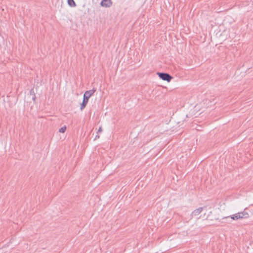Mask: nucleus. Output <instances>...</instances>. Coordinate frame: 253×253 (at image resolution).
<instances>
[{"label":"nucleus","mask_w":253,"mask_h":253,"mask_svg":"<svg viewBox=\"0 0 253 253\" xmlns=\"http://www.w3.org/2000/svg\"><path fill=\"white\" fill-rule=\"evenodd\" d=\"M233 216H234V220H237L238 219H240L241 216L239 214H238V213L233 214Z\"/></svg>","instance_id":"8"},{"label":"nucleus","mask_w":253,"mask_h":253,"mask_svg":"<svg viewBox=\"0 0 253 253\" xmlns=\"http://www.w3.org/2000/svg\"><path fill=\"white\" fill-rule=\"evenodd\" d=\"M113 2L112 0H102L100 4L101 6L104 7H110L112 6Z\"/></svg>","instance_id":"3"},{"label":"nucleus","mask_w":253,"mask_h":253,"mask_svg":"<svg viewBox=\"0 0 253 253\" xmlns=\"http://www.w3.org/2000/svg\"><path fill=\"white\" fill-rule=\"evenodd\" d=\"M234 216H233V215H230V216H228L223 217L222 218V219H230L232 220H234Z\"/></svg>","instance_id":"9"},{"label":"nucleus","mask_w":253,"mask_h":253,"mask_svg":"<svg viewBox=\"0 0 253 253\" xmlns=\"http://www.w3.org/2000/svg\"><path fill=\"white\" fill-rule=\"evenodd\" d=\"M203 207H200L196 210H195L191 214V218L193 217L194 216H196L198 215L203 211Z\"/></svg>","instance_id":"4"},{"label":"nucleus","mask_w":253,"mask_h":253,"mask_svg":"<svg viewBox=\"0 0 253 253\" xmlns=\"http://www.w3.org/2000/svg\"><path fill=\"white\" fill-rule=\"evenodd\" d=\"M99 138V135H96L95 137V139H98Z\"/></svg>","instance_id":"12"},{"label":"nucleus","mask_w":253,"mask_h":253,"mask_svg":"<svg viewBox=\"0 0 253 253\" xmlns=\"http://www.w3.org/2000/svg\"><path fill=\"white\" fill-rule=\"evenodd\" d=\"M102 131V128L101 126H100L98 129V132H101Z\"/></svg>","instance_id":"10"},{"label":"nucleus","mask_w":253,"mask_h":253,"mask_svg":"<svg viewBox=\"0 0 253 253\" xmlns=\"http://www.w3.org/2000/svg\"><path fill=\"white\" fill-rule=\"evenodd\" d=\"M245 210L246 209H245L243 211L238 213V214H239L240 215V219L248 218V217H249V213L247 211H246Z\"/></svg>","instance_id":"5"},{"label":"nucleus","mask_w":253,"mask_h":253,"mask_svg":"<svg viewBox=\"0 0 253 253\" xmlns=\"http://www.w3.org/2000/svg\"><path fill=\"white\" fill-rule=\"evenodd\" d=\"M32 91H33V89H32L30 91L31 93L32 92Z\"/></svg>","instance_id":"14"},{"label":"nucleus","mask_w":253,"mask_h":253,"mask_svg":"<svg viewBox=\"0 0 253 253\" xmlns=\"http://www.w3.org/2000/svg\"><path fill=\"white\" fill-rule=\"evenodd\" d=\"M32 99L33 100H35V99H36V96H35V94H34V96L32 97Z\"/></svg>","instance_id":"13"},{"label":"nucleus","mask_w":253,"mask_h":253,"mask_svg":"<svg viewBox=\"0 0 253 253\" xmlns=\"http://www.w3.org/2000/svg\"><path fill=\"white\" fill-rule=\"evenodd\" d=\"M226 221H225V222L226 223H230L231 222V219H226Z\"/></svg>","instance_id":"11"},{"label":"nucleus","mask_w":253,"mask_h":253,"mask_svg":"<svg viewBox=\"0 0 253 253\" xmlns=\"http://www.w3.org/2000/svg\"><path fill=\"white\" fill-rule=\"evenodd\" d=\"M67 2L68 5L71 7H75L76 6V4L74 0H68Z\"/></svg>","instance_id":"6"},{"label":"nucleus","mask_w":253,"mask_h":253,"mask_svg":"<svg viewBox=\"0 0 253 253\" xmlns=\"http://www.w3.org/2000/svg\"><path fill=\"white\" fill-rule=\"evenodd\" d=\"M96 91V89L93 88L92 89L86 91L83 96V100L82 103L81 104L80 109L83 110L88 103L89 98L94 94Z\"/></svg>","instance_id":"1"},{"label":"nucleus","mask_w":253,"mask_h":253,"mask_svg":"<svg viewBox=\"0 0 253 253\" xmlns=\"http://www.w3.org/2000/svg\"><path fill=\"white\" fill-rule=\"evenodd\" d=\"M66 129H67L66 126H64L59 129V131L60 133H64L65 132Z\"/></svg>","instance_id":"7"},{"label":"nucleus","mask_w":253,"mask_h":253,"mask_svg":"<svg viewBox=\"0 0 253 253\" xmlns=\"http://www.w3.org/2000/svg\"><path fill=\"white\" fill-rule=\"evenodd\" d=\"M157 74L161 79L168 82H169L173 79V77L167 73L157 72Z\"/></svg>","instance_id":"2"}]
</instances>
